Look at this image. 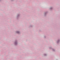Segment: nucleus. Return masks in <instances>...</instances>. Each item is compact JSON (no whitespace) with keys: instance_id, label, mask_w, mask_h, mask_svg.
Here are the masks:
<instances>
[{"instance_id":"f257e3e1","label":"nucleus","mask_w":60,"mask_h":60,"mask_svg":"<svg viewBox=\"0 0 60 60\" xmlns=\"http://www.w3.org/2000/svg\"><path fill=\"white\" fill-rule=\"evenodd\" d=\"M17 33H18L19 34V31H18V32H17Z\"/></svg>"}]
</instances>
